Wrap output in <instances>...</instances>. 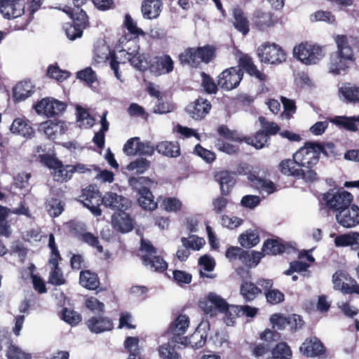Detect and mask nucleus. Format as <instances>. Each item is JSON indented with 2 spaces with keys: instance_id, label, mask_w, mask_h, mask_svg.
<instances>
[{
  "instance_id": "37998d69",
  "label": "nucleus",
  "mask_w": 359,
  "mask_h": 359,
  "mask_svg": "<svg viewBox=\"0 0 359 359\" xmlns=\"http://www.w3.org/2000/svg\"><path fill=\"white\" fill-rule=\"evenodd\" d=\"M175 109V104L163 96L156 100L154 107V113L164 114L173 111Z\"/></svg>"
},
{
  "instance_id": "9b49d317",
  "label": "nucleus",
  "mask_w": 359,
  "mask_h": 359,
  "mask_svg": "<svg viewBox=\"0 0 359 359\" xmlns=\"http://www.w3.org/2000/svg\"><path fill=\"white\" fill-rule=\"evenodd\" d=\"M243 76V70L237 67H231L224 70L218 76V86L225 90H231L236 88Z\"/></svg>"
},
{
  "instance_id": "412c9836",
  "label": "nucleus",
  "mask_w": 359,
  "mask_h": 359,
  "mask_svg": "<svg viewBox=\"0 0 359 359\" xmlns=\"http://www.w3.org/2000/svg\"><path fill=\"white\" fill-rule=\"evenodd\" d=\"M161 0H144L141 6V12L144 19H156L162 11Z\"/></svg>"
},
{
  "instance_id": "3c124183",
  "label": "nucleus",
  "mask_w": 359,
  "mask_h": 359,
  "mask_svg": "<svg viewBox=\"0 0 359 359\" xmlns=\"http://www.w3.org/2000/svg\"><path fill=\"white\" fill-rule=\"evenodd\" d=\"M182 243L183 246L188 250H199L205 244V240L197 236L192 235L189 238H182Z\"/></svg>"
},
{
  "instance_id": "680f3d73",
  "label": "nucleus",
  "mask_w": 359,
  "mask_h": 359,
  "mask_svg": "<svg viewBox=\"0 0 359 359\" xmlns=\"http://www.w3.org/2000/svg\"><path fill=\"white\" fill-rule=\"evenodd\" d=\"M62 319L71 325H77L81 320V316L74 310L64 309Z\"/></svg>"
},
{
  "instance_id": "4c0bfd02",
  "label": "nucleus",
  "mask_w": 359,
  "mask_h": 359,
  "mask_svg": "<svg viewBox=\"0 0 359 359\" xmlns=\"http://www.w3.org/2000/svg\"><path fill=\"white\" fill-rule=\"evenodd\" d=\"M239 243L244 248H252L259 243V233L256 230L249 229L239 237Z\"/></svg>"
},
{
  "instance_id": "5701e85b",
  "label": "nucleus",
  "mask_w": 359,
  "mask_h": 359,
  "mask_svg": "<svg viewBox=\"0 0 359 359\" xmlns=\"http://www.w3.org/2000/svg\"><path fill=\"white\" fill-rule=\"evenodd\" d=\"M299 350L303 355L307 357L318 356L325 351L323 344L316 337L306 339L300 346Z\"/></svg>"
},
{
  "instance_id": "c03bdc74",
  "label": "nucleus",
  "mask_w": 359,
  "mask_h": 359,
  "mask_svg": "<svg viewBox=\"0 0 359 359\" xmlns=\"http://www.w3.org/2000/svg\"><path fill=\"white\" fill-rule=\"evenodd\" d=\"M240 309L238 305H229L226 303V307L222 313H224V321L227 326L233 325L236 319L241 316Z\"/></svg>"
},
{
  "instance_id": "5fc2aeb1",
  "label": "nucleus",
  "mask_w": 359,
  "mask_h": 359,
  "mask_svg": "<svg viewBox=\"0 0 359 359\" xmlns=\"http://www.w3.org/2000/svg\"><path fill=\"white\" fill-rule=\"evenodd\" d=\"M46 209L51 217L59 216L64 210L63 205L60 200L51 198L46 203Z\"/></svg>"
},
{
  "instance_id": "bf43d9fd",
  "label": "nucleus",
  "mask_w": 359,
  "mask_h": 359,
  "mask_svg": "<svg viewBox=\"0 0 359 359\" xmlns=\"http://www.w3.org/2000/svg\"><path fill=\"white\" fill-rule=\"evenodd\" d=\"M8 212V208L0 205V234L7 237L11 234L10 226L6 221Z\"/></svg>"
},
{
  "instance_id": "a19ab883",
  "label": "nucleus",
  "mask_w": 359,
  "mask_h": 359,
  "mask_svg": "<svg viewBox=\"0 0 359 359\" xmlns=\"http://www.w3.org/2000/svg\"><path fill=\"white\" fill-rule=\"evenodd\" d=\"M76 117L79 127L91 128L95 123L94 118L88 111L80 106L76 107Z\"/></svg>"
},
{
  "instance_id": "423d86ee",
  "label": "nucleus",
  "mask_w": 359,
  "mask_h": 359,
  "mask_svg": "<svg viewBox=\"0 0 359 359\" xmlns=\"http://www.w3.org/2000/svg\"><path fill=\"white\" fill-rule=\"evenodd\" d=\"M140 249L146 254L142 256L143 263L150 270L158 272H163L168 268L166 262L160 256L156 255V249L151 245L150 241L142 239Z\"/></svg>"
},
{
  "instance_id": "cd10ccee",
  "label": "nucleus",
  "mask_w": 359,
  "mask_h": 359,
  "mask_svg": "<svg viewBox=\"0 0 359 359\" xmlns=\"http://www.w3.org/2000/svg\"><path fill=\"white\" fill-rule=\"evenodd\" d=\"M34 93V86L31 81H22L13 90V98L15 102H21L30 97Z\"/></svg>"
},
{
  "instance_id": "aec40b11",
  "label": "nucleus",
  "mask_w": 359,
  "mask_h": 359,
  "mask_svg": "<svg viewBox=\"0 0 359 359\" xmlns=\"http://www.w3.org/2000/svg\"><path fill=\"white\" fill-rule=\"evenodd\" d=\"M339 99L346 103H359V86L351 83H344L339 88Z\"/></svg>"
},
{
  "instance_id": "39448f33",
  "label": "nucleus",
  "mask_w": 359,
  "mask_h": 359,
  "mask_svg": "<svg viewBox=\"0 0 359 359\" xmlns=\"http://www.w3.org/2000/svg\"><path fill=\"white\" fill-rule=\"evenodd\" d=\"M294 57L305 65H314L324 57L323 48L316 45L302 43L293 49Z\"/></svg>"
},
{
  "instance_id": "864d4df0",
  "label": "nucleus",
  "mask_w": 359,
  "mask_h": 359,
  "mask_svg": "<svg viewBox=\"0 0 359 359\" xmlns=\"http://www.w3.org/2000/svg\"><path fill=\"white\" fill-rule=\"evenodd\" d=\"M47 75L57 81L62 82L69 77V72L65 70H62L58 66L51 65L48 67Z\"/></svg>"
},
{
  "instance_id": "2eb2a0df",
  "label": "nucleus",
  "mask_w": 359,
  "mask_h": 359,
  "mask_svg": "<svg viewBox=\"0 0 359 359\" xmlns=\"http://www.w3.org/2000/svg\"><path fill=\"white\" fill-rule=\"evenodd\" d=\"M102 202L106 208L118 212L126 210L130 206V201L128 198L111 191L104 195Z\"/></svg>"
},
{
  "instance_id": "1a4fd4ad",
  "label": "nucleus",
  "mask_w": 359,
  "mask_h": 359,
  "mask_svg": "<svg viewBox=\"0 0 359 359\" xmlns=\"http://www.w3.org/2000/svg\"><path fill=\"white\" fill-rule=\"evenodd\" d=\"M41 162L53 170L55 181L62 182L72 177L70 165L64 166L61 161L50 155H41Z\"/></svg>"
},
{
  "instance_id": "a211bd4d",
  "label": "nucleus",
  "mask_w": 359,
  "mask_h": 359,
  "mask_svg": "<svg viewBox=\"0 0 359 359\" xmlns=\"http://www.w3.org/2000/svg\"><path fill=\"white\" fill-rule=\"evenodd\" d=\"M211 104L210 102L203 98H198L187 107V113L195 120L204 118L210 111Z\"/></svg>"
},
{
  "instance_id": "09e8293b",
  "label": "nucleus",
  "mask_w": 359,
  "mask_h": 359,
  "mask_svg": "<svg viewBox=\"0 0 359 359\" xmlns=\"http://www.w3.org/2000/svg\"><path fill=\"white\" fill-rule=\"evenodd\" d=\"M127 60L130 64L137 69L140 71H144L149 67V62L146 56L143 54H140L138 52Z\"/></svg>"
},
{
  "instance_id": "4be33fe9",
  "label": "nucleus",
  "mask_w": 359,
  "mask_h": 359,
  "mask_svg": "<svg viewBox=\"0 0 359 359\" xmlns=\"http://www.w3.org/2000/svg\"><path fill=\"white\" fill-rule=\"evenodd\" d=\"M238 68L244 69L249 75L254 76L259 81H265L266 80V75L257 69L252 58L246 54H243L240 56L239 67Z\"/></svg>"
},
{
  "instance_id": "13d9d810",
  "label": "nucleus",
  "mask_w": 359,
  "mask_h": 359,
  "mask_svg": "<svg viewBox=\"0 0 359 359\" xmlns=\"http://www.w3.org/2000/svg\"><path fill=\"white\" fill-rule=\"evenodd\" d=\"M71 18L73 20L74 24L81 28H85L88 16L82 9L76 7L75 11L72 12L70 14Z\"/></svg>"
},
{
  "instance_id": "c85d7f7f",
  "label": "nucleus",
  "mask_w": 359,
  "mask_h": 359,
  "mask_svg": "<svg viewBox=\"0 0 359 359\" xmlns=\"http://www.w3.org/2000/svg\"><path fill=\"white\" fill-rule=\"evenodd\" d=\"M127 53L126 49L118 50V48H116L115 52L111 56L110 60V66L111 69L114 71V75L118 80L121 82H123V79L121 73L118 72V65L119 64H124L127 60Z\"/></svg>"
},
{
  "instance_id": "0eeeda50",
  "label": "nucleus",
  "mask_w": 359,
  "mask_h": 359,
  "mask_svg": "<svg viewBox=\"0 0 359 359\" xmlns=\"http://www.w3.org/2000/svg\"><path fill=\"white\" fill-rule=\"evenodd\" d=\"M257 55L260 61L272 65L280 64L286 60L283 49L275 43L266 42L257 48Z\"/></svg>"
},
{
  "instance_id": "58836bf2",
  "label": "nucleus",
  "mask_w": 359,
  "mask_h": 359,
  "mask_svg": "<svg viewBox=\"0 0 359 359\" xmlns=\"http://www.w3.org/2000/svg\"><path fill=\"white\" fill-rule=\"evenodd\" d=\"M138 196V203L144 210L152 211L157 208V203L154 201V196L149 189Z\"/></svg>"
},
{
  "instance_id": "6ab92c4d",
  "label": "nucleus",
  "mask_w": 359,
  "mask_h": 359,
  "mask_svg": "<svg viewBox=\"0 0 359 359\" xmlns=\"http://www.w3.org/2000/svg\"><path fill=\"white\" fill-rule=\"evenodd\" d=\"M114 229L121 233H128L133 229V221L126 210L114 213L111 220Z\"/></svg>"
},
{
  "instance_id": "774afa93",
  "label": "nucleus",
  "mask_w": 359,
  "mask_h": 359,
  "mask_svg": "<svg viewBox=\"0 0 359 359\" xmlns=\"http://www.w3.org/2000/svg\"><path fill=\"white\" fill-rule=\"evenodd\" d=\"M182 202L176 198H167L163 201V208L168 212H177L182 208Z\"/></svg>"
},
{
  "instance_id": "c9c22d12",
  "label": "nucleus",
  "mask_w": 359,
  "mask_h": 359,
  "mask_svg": "<svg viewBox=\"0 0 359 359\" xmlns=\"http://www.w3.org/2000/svg\"><path fill=\"white\" fill-rule=\"evenodd\" d=\"M240 292L245 301L251 302L262 293V290L254 283L245 281L241 284Z\"/></svg>"
},
{
  "instance_id": "4468645a",
  "label": "nucleus",
  "mask_w": 359,
  "mask_h": 359,
  "mask_svg": "<svg viewBox=\"0 0 359 359\" xmlns=\"http://www.w3.org/2000/svg\"><path fill=\"white\" fill-rule=\"evenodd\" d=\"M337 222L344 228H353L359 224V207L351 204L339 213H336Z\"/></svg>"
},
{
  "instance_id": "e2e57ef3",
  "label": "nucleus",
  "mask_w": 359,
  "mask_h": 359,
  "mask_svg": "<svg viewBox=\"0 0 359 359\" xmlns=\"http://www.w3.org/2000/svg\"><path fill=\"white\" fill-rule=\"evenodd\" d=\"M280 100L284 108V111L282 114V116L286 118H290L296 111L295 102L294 100L287 99L283 96L280 97Z\"/></svg>"
},
{
  "instance_id": "a878e982",
  "label": "nucleus",
  "mask_w": 359,
  "mask_h": 359,
  "mask_svg": "<svg viewBox=\"0 0 359 359\" xmlns=\"http://www.w3.org/2000/svg\"><path fill=\"white\" fill-rule=\"evenodd\" d=\"M39 130L51 140H54L58 135H62L65 133V123L62 121H48L41 123Z\"/></svg>"
},
{
  "instance_id": "052dcab7",
  "label": "nucleus",
  "mask_w": 359,
  "mask_h": 359,
  "mask_svg": "<svg viewBox=\"0 0 359 359\" xmlns=\"http://www.w3.org/2000/svg\"><path fill=\"white\" fill-rule=\"evenodd\" d=\"M215 147L218 150L226 153L228 154H233L238 151V147L237 145L226 142L222 138H218L216 140Z\"/></svg>"
},
{
  "instance_id": "0e129e2a",
  "label": "nucleus",
  "mask_w": 359,
  "mask_h": 359,
  "mask_svg": "<svg viewBox=\"0 0 359 359\" xmlns=\"http://www.w3.org/2000/svg\"><path fill=\"white\" fill-rule=\"evenodd\" d=\"M139 339L137 337H128L125 341V348L130 353V356L137 357L140 354L138 347Z\"/></svg>"
},
{
  "instance_id": "bb28decb",
  "label": "nucleus",
  "mask_w": 359,
  "mask_h": 359,
  "mask_svg": "<svg viewBox=\"0 0 359 359\" xmlns=\"http://www.w3.org/2000/svg\"><path fill=\"white\" fill-rule=\"evenodd\" d=\"M248 180L252 182V186L259 191L262 194L269 196L276 191L275 184L270 180L262 178L254 175H250Z\"/></svg>"
},
{
  "instance_id": "dca6fc26",
  "label": "nucleus",
  "mask_w": 359,
  "mask_h": 359,
  "mask_svg": "<svg viewBox=\"0 0 359 359\" xmlns=\"http://www.w3.org/2000/svg\"><path fill=\"white\" fill-rule=\"evenodd\" d=\"M151 73L156 76L169 74L173 70L174 63L168 55L154 57L148 67Z\"/></svg>"
},
{
  "instance_id": "de8ad7c7",
  "label": "nucleus",
  "mask_w": 359,
  "mask_h": 359,
  "mask_svg": "<svg viewBox=\"0 0 359 359\" xmlns=\"http://www.w3.org/2000/svg\"><path fill=\"white\" fill-rule=\"evenodd\" d=\"M284 250V245L277 240H268L262 247V252L264 255H276L283 252Z\"/></svg>"
},
{
  "instance_id": "20e7f679",
  "label": "nucleus",
  "mask_w": 359,
  "mask_h": 359,
  "mask_svg": "<svg viewBox=\"0 0 359 359\" xmlns=\"http://www.w3.org/2000/svg\"><path fill=\"white\" fill-rule=\"evenodd\" d=\"M215 56V50L213 46H205L198 48H189L180 55V60L182 63H187L195 66L201 62L208 63Z\"/></svg>"
},
{
  "instance_id": "f257e3e1",
  "label": "nucleus",
  "mask_w": 359,
  "mask_h": 359,
  "mask_svg": "<svg viewBox=\"0 0 359 359\" xmlns=\"http://www.w3.org/2000/svg\"><path fill=\"white\" fill-rule=\"evenodd\" d=\"M323 151L322 145L317 142H309L293 154V159L284 160L280 163L283 174L302 178L313 182L317 174L313 167L317 165L320 154Z\"/></svg>"
},
{
  "instance_id": "f704fd0d",
  "label": "nucleus",
  "mask_w": 359,
  "mask_h": 359,
  "mask_svg": "<svg viewBox=\"0 0 359 359\" xmlns=\"http://www.w3.org/2000/svg\"><path fill=\"white\" fill-rule=\"evenodd\" d=\"M11 130L13 133L18 134L26 138H30L34 134L32 126L22 118H16L13 121Z\"/></svg>"
},
{
  "instance_id": "f03ea898",
  "label": "nucleus",
  "mask_w": 359,
  "mask_h": 359,
  "mask_svg": "<svg viewBox=\"0 0 359 359\" xmlns=\"http://www.w3.org/2000/svg\"><path fill=\"white\" fill-rule=\"evenodd\" d=\"M189 325V320L186 315H180L170 324L168 333L172 334L170 340L166 344L159 347L158 353L161 359H182L177 353L175 346L177 344H184L187 341V337L182 335L186 332Z\"/></svg>"
},
{
  "instance_id": "6e6d98bb",
  "label": "nucleus",
  "mask_w": 359,
  "mask_h": 359,
  "mask_svg": "<svg viewBox=\"0 0 359 359\" xmlns=\"http://www.w3.org/2000/svg\"><path fill=\"white\" fill-rule=\"evenodd\" d=\"M124 25L128 32L135 36L144 35V32L137 25V22L133 19L130 14L125 15Z\"/></svg>"
},
{
  "instance_id": "a18cd8bd",
  "label": "nucleus",
  "mask_w": 359,
  "mask_h": 359,
  "mask_svg": "<svg viewBox=\"0 0 359 359\" xmlns=\"http://www.w3.org/2000/svg\"><path fill=\"white\" fill-rule=\"evenodd\" d=\"M268 140L269 136L262 130L258 131L252 137L245 138V141L247 144L253 146L257 149L264 147Z\"/></svg>"
},
{
  "instance_id": "f8f14e48",
  "label": "nucleus",
  "mask_w": 359,
  "mask_h": 359,
  "mask_svg": "<svg viewBox=\"0 0 359 359\" xmlns=\"http://www.w3.org/2000/svg\"><path fill=\"white\" fill-rule=\"evenodd\" d=\"M226 302L219 295L210 292L203 299L199 302L200 308L205 314L214 316L217 312H223L226 307Z\"/></svg>"
},
{
  "instance_id": "393cba45",
  "label": "nucleus",
  "mask_w": 359,
  "mask_h": 359,
  "mask_svg": "<svg viewBox=\"0 0 359 359\" xmlns=\"http://www.w3.org/2000/svg\"><path fill=\"white\" fill-rule=\"evenodd\" d=\"M337 247H350L351 250L357 251L359 248V232L350 231L337 236L334 239Z\"/></svg>"
},
{
  "instance_id": "8fccbe9b",
  "label": "nucleus",
  "mask_w": 359,
  "mask_h": 359,
  "mask_svg": "<svg viewBox=\"0 0 359 359\" xmlns=\"http://www.w3.org/2000/svg\"><path fill=\"white\" fill-rule=\"evenodd\" d=\"M6 356L8 359H31V355L18 346L11 344L8 346Z\"/></svg>"
},
{
  "instance_id": "ddd939ff",
  "label": "nucleus",
  "mask_w": 359,
  "mask_h": 359,
  "mask_svg": "<svg viewBox=\"0 0 359 359\" xmlns=\"http://www.w3.org/2000/svg\"><path fill=\"white\" fill-rule=\"evenodd\" d=\"M25 13V5L21 0H0V14L7 20L20 17Z\"/></svg>"
},
{
  "instance_id": "7c9ffc66",
  "label": "nucleus",
  "mask_w": 359,
  "mask_h": 359,
  "mask_svg": "<svg viewBox=\"0 0 359 359\" xmlns=\"http://www.w3.org/2000/svg\"><path fill=\"white\" fill-rule=\"evenodd\" d=\"M233 16L234 27L243 35H246L250 31V23L243 11L239 8H234Z\"/></svg>"
},
{
  "instance_id": "f3484780",
  "label": "nucleus",
  "mask_w": 359,
  "mask_h": 359,
  "mask_svg": "<svg viewBox=\"0 0 359 359\" xmlns=\"http://www.w3.org/2000/svg\"><path fill=\"white\" fill-rule=\"evenodd\" d=\"M82 197L83 205L88 208L95 215H100L101 210L99 208L101 196L97 190L93 187V190L86 189L83 190Z\"/></svg>"
},
{
  "instance_id": "b1692460",
  "label": "nucleus",
  "mask_w": 359,
  "mask_h": 359,
  "mask_svg": "<svg viewBox=\"0 0 359 359\" xmlns=\"http://www.w3.org/2000/svg\"><path fill=\"white\" fill-rule=\"evenodd\" d=\"M87 326L92 332L100 334L111 330L114 324L110 318L100 316L89 319L87 321Z\"/></svg>"
},
{
  "instance_id": "9d476101",
  "label": "nucleus",
  "mask_w": 359,
  "mask_h": 359,
  "mask_svg": "<svg viewBox=\"0 0 359 359\" xmlns=\"http://www.w3.org/2000/svg\"><path fill=\"white\" fill-rule=\"evenodd\" d=\"M67 108L65 102L54 98H43L35 105L37 114L52 117L63 113Z\"/></svg>"
},
{
  "instance_id": "2f4dec72",
  "label": "nucleus",
  "mask_w": 359,
  "mask_h": 359,
  "mask_svg": "<svg viewBox=\"0 0 359 359\" xmlns=\"http://www.w3.org/2000/svg\"><path fill=\"white\" fill-rule=\"evenodd\" d=\"M215 180L220 184L222 194L227 195L235 184V178L232 173L228 171H221L215 174Z\"/></svg>"
},
{
  "instance_id": "69168bd1",
  "label": "nucleus",
  "mask_w": 359,
  "mask_h": 359,
  "mask_svg": "<svg viewBox=\"0 0 359 359\" xmlns=\"http://www.w3.org/2000/svg\"><path fill=\"white\" fill-rule=\"evenodd\" d=\"M85 305L86 308L95 313H102L104 309V304L94 297L88 298L86 300Z\"/></svg>"
},
{
  "instance_id": "e433bc0d",
  "label": "nucleus",
  "mask_w": 359,
  "mask_h": 359,
  "mask_svg": "<svg viewBox=\"0 0 359 359\" xmlns=\"http://www.w3.org/2000/svg\"><path fill=\"white\" fill-rule=\"evenodd\" d=\"M79 282L83 287L89 290H95L100 285L97 276L89 271L81 272Z\"/></svg>"
},
{
  "instance_id": "c756f323",
  "label": "nucleus",
  "mask_w": 359,
  "mask_h": 359,
  "mask_svg": "<svg viewBox=\"0 0 359 359\" xmlns=\"http://www.w3.org/2000/svg\"><path fill=\"white\" fill-rule=\"evenodd\" d=\"M254 25L259 30H264L268 27L273 26L275 23L272 13L265 12L262 10H257L255 12L252 18Z\"/></svg>"
},
{
  "instance_id": "ea45409f",
  "label": "nucleus",
  "mask_w": 359,
  "mask_h": 359,
  "mask_svg": "<svg viewBox=\"0 0 359 359\" xmlns=\"http://www.w3.org/2000/svg\"><path fill=\"white\" fill-rule=\"evenodd\" d=\"M128 183L139 195L149 189V186L151 183V181L144 177H133L128 180Z\"/></svg>"
},
{
  "instance_id": "7ed1b4c3",
  "label": "nucleus",
  "mask_w": 359,
  "mask_h": 359,
  "mask_svg": "<svg viewBox=\"0 0 359 359\" xmlns=\"http://www.w3.org/2000/svg\"><path fill=\"white\" fill-rule=\"evenodd\" d=\"M335 41L338 52L330 58L329 71L334 75H339L348 67L349 64L353 60V54L346 36L338 35Z\"/></svg>"
},
{
  "instance_id": "49530a36",
  "label": "nucleus",
  "mask_w": 359,
  "mask_h": 359,
  "mask_svg": "<svg viewBox=\"0 0 359 359\" xmlns=\"http://www.w3.org/2000/svg\"><path fill=\"white\" fill-rule=\"evenodd\" d=\"M150 162L144 158H139L127 165V170L135 174H142L149 169Z\"/></svg>"
},
{
  "instance_id": "4d7b16f0",
  "label": "nucleus",
  "mask_w": 359,
  "mask_h": 359,
  "mask_svg": "<svg viewBox=\"0 0 359 359\" xmlns=\"http://www.w3.org/2000/svg\"><path fill=\"white\" fill-rule=\"evenodd\" d=\"M205 342V338L199 332H194L189 339L187 338V341L184 344V346L190 345L193 348H201ZM183 344H181L182 346ZM178 348H180V344H177Z\"/></svg>"
},
{
  "instance_id": "72a5a7b5",
  "label": "nucleus",
  "mask_w": 359,
  "mask_h": 359,
  "mask_svg": "<svg viewBox=\"0 0 359 359\" xmlns=\"http://www.w3.org/2000/svg\"><path fill=\"white\" fill-rule=\"evenodd\" d=\"M330 122L342 126L348 130L355 132L358 130V123H359V115L353 116H338L332 118Z\"/></svg>"
},
{
  "instance_id": "79ce46f5",
  "label": "nucleus",
  "mask_w": 359,
  "mask_h": 359,
  "mask_svg": "<svg viewBox=\"0 0 359 359\" xmlns=\"http://www.w3.org/2000/svg\"><path fill=\"white\" fill-rule=\"evenodd\" d=\"M58 261L55 263H49L52 266V269L49 275L48 283L51 285L60 286L65 283V279L61 269L58 267Z\"/></svg>"
},
{
  "instance_id": "603ef678",
  "label": "nucleus",
  "mask_w": 359,
  "mask_h": 359,
  "mask_svg": "<svg viewBox=\"0 0 359 359\" xmlns=\"http://www.w3.org/2000/svg\"><path fill=\"white\" fill-rule=\"evenodd\" d=\"M118 42L121 48L126 49L127 57H130L138 52L139 47L136 40L131 39H127L126 36H123L119 39Z\"/></svg>"
},
{
  "instance_id": "6e6552de",
  "label": "nucleus",
  "mask_w": 359,
  "mask_h": 359,
  "mask_svg": "<svg viewBox=\"0 0 359 359\" xmlns=\"http://www.w3.org/2000/svg\"><path fill=\"white\" fill-rule=\"evenodd\" d=\"M323 199L330 210L339 213L352 204L353 196L351 193L344 189L337 191L332 190L324 195Z\"/></svg>"
},
{
  "instance_id": "473e14b6",
  "label": "nucleus",
  "mask_w": 359,
  "mask_h": 359,
  "mask_svg": "<svg viewBox=\"0 0 359 359\" xmlns=\"http://www.w3.org/2000/svg\"><path fill=\"white\" fill-rule=\"evenodd\" d=\"M156 149L165 156L176 158L180 155V147L177 142H161L156 145Z\"/></svg>"
},
{
  "instance_id": "338daca9",
  "label": "nucleus",
  "mask_w": 359,
  "mask_h": 359,
  "mask_svg": "<svg viewBox=\"0 0 359 359\" xmlns=\"http://www.w3.org/2000/svg\"><path fill=\"white\" fill-rule=\"evenodd\" d=\"M259 121L262 128V130L269 135H276L280 130L279 126L273 122H269L264 117L260 116Z\"/></svg>"
}]
</instances>
